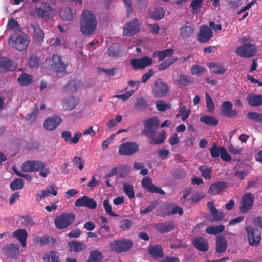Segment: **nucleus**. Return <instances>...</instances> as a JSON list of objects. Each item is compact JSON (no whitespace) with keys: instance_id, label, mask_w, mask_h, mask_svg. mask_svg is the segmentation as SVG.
I'll return each instance as SVG.
<instances>
[{"instance_id":"338daca9","label":"nucleus","mask_w":262,"mask_h":262,"mask_svg":"<svg viewBox=\"0 0 262 262\" xmlns=\"http://www.w3.org/2000/svg\"><path fill=\"white\" fill-rule=\"evenodd\" d=\"M156 108L160 112H165L170 108V105L163 100H159L156 102Z\"/></svg>"},{"instance_id":"49530a36","label":"nucleus","mask_w":262,"mask_h":262,"mask_svg":"<svg viewBox=\"0 0 262 262\" xmlns=\"http://www.w3.org/2000/svg\"><path fill=\"white\" fill-rule=\"evenodd\" d=\"M208 65L209 67L212 69V71L214 73L223 74L226 72V69L224 66L220 64H216L214 62H210Z\"/></svg>"},{"instance_id":"a211bd4d","label":"nucleus","mask_w":262,"mask_h":262,"mask_svg":"<svg viewBox=\"0 0 262 262\" xmlns=\"http://www.w3.org/2000/svg\"><path fill=\"white\" fill-rule=\"evenodd\" d=\"M212 34L213 33L211 29L208 26L204 25L200 28L198 40L201 43L207 42L211 38Z\"/></svg>"},{"instance_id":"dca6fc26","label":"nucleus","mask_w":262,"mask_h":262,"mask_svg":"<svg viewBox=\"0 0 262 262\" xmlns=\"http://www.w3.org/2000/svg\"><path fill=\"white\" fill-rule=\"evenodd\" d=\"M142 186L150 193H157L164 194L165 192L160 188L157 187L152 183V180L149 177H145L141 181Z\"/></svg>"},{"instance_id":"0e129e2a","label":"nucleus","mask_w":262,"mask_h":262,"mask_svg":"<svg viewBox=\"0 0 262 262\" xmlns=\"http://www.w3.org/2000/svg\"><path fill=\"white\" fill-rule=\"evenodd\" d=\"M190 113L191 111L190 109L187 110L185 106H183L181 107L179 114L177 116H181L182 120L185 121L189 116Z\"/></svg>"},{"instance_id":"412c9836","label":"nucleus","mask_w":262,"mask_h":262,"mask_svg":"<svg viewBox=\"0 0 262 262\" xmlns=\"http://www.w3.org/2000/svg\"><path fill=\"white\" fill-rule=\"evenodd\" d=\"M228 186V183L225 181H220L213 183L209 187L208 193L211 195L217 194L227 188Z\"/></svg>"},{"instance_id":"58836bf2","label":"nucleus","mask_w":262,"mask_h":262,"mask_svg":"<svg viewBox=\"0 0 262 262\" xmlns=\"http://www.w3.org/2000/svg\"><path fill=\"white\" fill-rule=\"evenodd\" d=\"M204 0H192L190 4L192 14H198L203 4Z\"/></svg>"},{"instance_id":"37998d69","label":"nucleus","mask_w":262,"mask_h":262,"mask_svg":"<svg viewBox=\"0 0 262 262\" xmlns=\"http://www.w3.org/2000/svg\"><path fill=\"white\" fill-rule=\"evenodd\" d=\"M165 138L166 132L162 130L159 133L157 138H155V136H153L149 139L151 140L150 142L151 144L157 145L163 143L165 140Z\"/></svg>"},{"instance_id":"680f3d73","label":"nucleus","mask_w":262,"mask_h":262,"mask_svg":"<svg viewBox=\"0 0 262 262\" xmlns=\"http://www.w3.org/2000/svg\"><path fill=\"white\" fill-rule=\"evenodd\" d=\"M33 166V161H27L22 164L20 169L23 171L26 172H34Z\"/></svg>"},{"instance_id":"ea45409f","label":"nucleus","mask_w":262,"mask_h":262,"mask_svg":"<svg viewBox=\"0 0 262 262\" xmlns=\"http://www.w3.org/2000/svg\"><path fill=\"white\" fill-rule=\"evenodd\" d=\"M225 226L223 225H220L215 226H209L205 229V231L209 234L216 235L218 233L223 232L225 230Z\"/></svg>"},{"instance_id":"864d4df0","label":"nucleus","mask_w":262,"mask_h":262,"mask_svg":"<svg viewBox=\"0 0 262 262\" xmlns=\"http://www.w3.org/2000/svg\"><path fill=\"white\" fill-rule=\"evenodd\" d=\"M159 203L158 200H154L149 202L148 206L143 210H141L140 212L142 214H146L152 211L155 208Z\"/></svg>"},{"instance_id":"3c124183","label":"nucleus","mask_w":262,"mask_h":262,"mask_svg":"<svg viewBox=\"0 0 262 262\" xmlns=\"http://www.w3.org/2000/svg\"><path fill=\"white\" fill-rule=\"evenodd\" d=\"M29 65L31 69L35 70L39 67V58L36 55L32 54L29 58Z\"/></svg>"},{"instance_id":"6e6552de","label":"nucleus","mask_w":262,"mask_h":262,"mask_svg":"<svg viewBox=\"0 0 262 262\" xmlns=\"http://www.w3.org/2000/svg\"><path fill=\"white\" fill-rule=\"evenodd\" d=\"M53 11V8L47 2H40L35 7V13L37 17L45 19L50 18Z\"/></svg>"},{"instance_id":"c756f323","label":"nucleus","mask_w":262,"mask_h":262,"mask_svg":"<svg viewBox=\"0 0 262 262\" xmlns=\"http://www.w3.org/2000/svg\"><path fill=\"white\" fill-rule=\"evenodd\" d=\"M157 230L161 234L167 233L174 229L173 222H164L157 225Z\"/></svg>"},{"instance_id":"8fccbe9b","label":"nucleus","mask_w":262,"mask_h":262,"mask_svg":"<svg viewBox=\"0 0 262 262\" xmlns=\"http://www.w3.org/2000/svg\"><path fill=\"white\" fill-rule=\"evenodd\" d=\"M147 105L145 99L140 97L136 99V102L134 104V107L136 110L143 111L146 108Z\"/></svg>"},{"instance_id":"2eb2a0df","label":"nucleus","mask_w":262,"mask_h":262,"mask_svg":"<svg viewBox=\"0 0 262 262\" xmlns=\"http://www.w3.org/2000/svg\"><path fill=\"white\" fill-rule=\"evenodd\" d=\"M75 206L78 207H84L89 209H94L96 208L97 203L93 199L83 195L76 201Z\"/></svg>"},{"instance_id":"ddd939ff","label":"nucleus","mask_w":262,"mask_h":262,"mask_svg":"<svg viewBox=\"0 0 262 262\" xmlns=\"http://www.w3.org/2000/svg\"><path fill=\"white\" fill-rule=\"evenodd\" d=\"M254 195L251 193L247 192L242 197V204L239 206L240 211L245 213L250 210L253 205Z\"/></svg>"},{"instance_id":"bb28decb","label":"nucleus","mask_w":262,"mask_h":262,"mask_svg":"<svg viewBox=\"0 0 262 262\" xmlns=\"http://www.w3.org/2000/svg\"><path fill=\"white\" fill-rule=\"evenodd\" d=\"M3 250L10 258H14L19 255V246L11 244L5 247Z\"/></svg>"},{"instance_id":"13d9d810","label":"nucleus","mask_w":262,"mask_h":262,"mask_svg":"<svg viewBox=\"0 0 262 262\" xmlns=\"http://www.w3.org/2000/svg\"><path fill=\"white\" fill-rule=\"evenodd\" d=\"M20 220L21 221L22 224L27 227H32L35 224L32 217L29 215L23 216L20 217Z\"/></svg>"},{"instance_id":"4be33fe9","label":"nucleus","mask_w":262,"mask_h":262,"mask_svg":"<svg viewBox=\"0 0 262 262\" xmlns=\"http://www.w3.org/2000/svg\"><path fill=\"white\" fill-rule=\"evenodd\" d=\"M16 65L12 60L7 58L0 59V72L6 73L8 71H14Z\"/></svg>"},{"instance_id":"6e6d98bb","label":"nucleus","mask_w":262,"mask_h":262,"mask_svg":"<svg viewBox=\"0 0 262 262\" xmlns=\"http://www.w3.org/2000/svg\"><path fill=\"white\" fill-rule=\"evenodd\" d=\"M247 115L250 120L254 122L262 123V114L251 112L248 113Z\"/></svg>"},{"instance_id":"f3484780","label":"nucleus","mask_w":262,"mask_h":262,"mask_svg":"<svg viewBox=\"0 0 262 262\" xmlns=\"http://www.w3.org/2000/svg\"><path fill=\"white\" fill-rule=\"evenodd\" d=\"M31 26L33 29L32 38L33 41L37 44H41L43 41L45 35L43 32L36 22L32 23Z\"/></svg>"},{"instance_id":"a878e982","label":"nucleus","mask_w":262,"mask_h":262,"mask_svg":"<svg viewBox=\"0 0 262 262\" xmlns=\"http://www.w3.org/2000/svg\"><path fill=\"white\" fill-rule=\"evenodd\" d=\"M79 102L78 99L73 96L65 97L62 101V107L66 111L72 110L78 105Z\"/></svg>"},{"instance_id":"423d86ee","label":"nucleus","mask_w":262,"mask_h":262,"mask_svg":"<svg viewBox=\"0 0 262 262\" xmlns=\"http://www.w3.org/2000/svg\"><path fill=\"white\" fill-rule=\"evenodd\" d=\"M160 125L158 119L156 118H148L144 121V129L142 130V134L148 137V138L155 136L156 129Z\"/></svg>"},{"instance_id":"72a5a7b5","label":"nucleus","mask_w":262,"mask_h":262,"mask_svg":"<svg viewBox=\"0 0 262 262\" xmlns=\"http://www.w3.org/2000/svg\"><path fill=\"white\" fill-rule=\"evenodd\" d=\"M44 262H60L59 253L55 251L47 252L42 257Z\"/></svg>"},{"instance_id":"393cba45","label":"nucleus","mask_w":262,"mask_h":262,"mask_svg":"<svg viewBox=\"0 0 262 262\" xmlns=\"http://www.w3.org/2000/svg\"><path fill=\"white\" fill-rule=\"evenodd\" d=\"M193 246L201 252H206L208 250L209 246L207 241L201 236H197L192 241Z\"/></svg>"},{"instance_id":"20e7f679","label":"nucleus","mask_w":262,"mask_h":262,"mask_svg":"<svg viewBox=\"0 0 262 262\" xmlns=\"http://www.w3.org/2000/svg\"><path fill=\"white\" fill-rule=\"evenodd\" d=\"M152 93L156 98L167 97L169 92L168 85L161 78L156 79L151 88Z\"/></svg>"},{"instance_id":"cd10ccee","label":"nucleus","mask_w":262,"mask_h":262,"mask_svg":"<svg viewBox=\"0 0 262 262\" xmlns=\"http://www.w3.org/2000/svg\"><path fill=\"white\" fill-rule=\"evenodd\" d=\"M13 236L18 240L21 246L25 247L27 245L28 234L25 229H17L13 232Z\"/></svg>"},{"instance_id":"4468645a","label":"nucleus","mask_w":262,"mask_h":262,"mask_svg":"<svg viewBox=\"0 0 262 262\" xmlns=\"http://www.w3.org/2000/svg\"><path fill=\"white\" fill-rule=\"evenodd\" d=\"M151 58L144 56L141 58H133L130 60V64L134 70L143 69L151 64Z\"/></svg>"},{"instance_id":"4d7b16f0","label":"nucleus","mask_w":262,"mask_h":262,"mask_svg":"<svg viewBox=\"0 0 262 262\" xmlns=\"http://www.w3.org/2000/svg\"><path fill=\"white\" fill-rule=\"evenodd\" d=\"M103 206L106 213L112 216H117L118 215L112 210V206L110 204L108 199L105 200L103 202Z\"/></svg>"},{"instance_id":"f8f14e48","label":"nucleus","mask_w":262,"mask_h":262,"mask_svg":"<svg viewBox=\"0 0 262 262\" xmlns=\"http://www.w3.org/2000/svg\"><path fill=\"white\" fill-rule=\"evenodd\" d=\"M140 26L139 20L136 18L126 22L123 27V34L133 36L139 32Z\"/></svg>"},{"instance_id":"7c9ffc66","label":"nucleus","mask_w":262,"mask_h":262,"mask_svg":"<svg viewBox=\"0 0 262 262\" xmlns=\"http://www.w3.org/2000/svg\"><path fill=\"white\" fill-rule=\"evenodd\" d=\"M227 243L225 237L223 236H217L216 238V251L219 253L225 252L227 249Z\"/></svg>"},{"instance_id":"052dcab7","label":"nucleus","mask_w":262,"mask_h":262,"mask_svg":"<svg viewBox=\"0 0 262 262\" xmlns=\"http://www.w3.org/2000/svg\"><path fill=\"white\" fill-rule=\"evenodd\" d=\"M77 83L75 80L70 81L64 87V91L66 93L74 92L77 89Z\"/></svg>"},{"instance_id":"bf43d9fd","label":"nucleus","mask_w":262,"mask_h":262,"mask_svg":"<svg viewBox=\"0 0 262 262\" xmlns=\"http://www.w3.org/2000/svg\"><path fill=\"white\" fill-rule=\"evenodd\" d=\"M39 243L41 246L51 244L53 246L55 243V239L49 236H43L40 237Z\"/></svg>"},{"instance_id":"39448f33","label":"nucleus","mask_w":262,"mask_h":262,"mask_svg":"<svg viewBox=\"0 0 262 262\" xmlns=\"http://www.w3.org/2000/svg\"><path fill=\"white\" fill-rule=\"evenodd\" d=\"M111 250L117 253L129 250L133 246V243L129 239L114 240L110 245Z\"/></svg>"},{"instance_id":"09e8293b","label":"nucleus","mask_w":262,"mask_h":262,"mask_svg":"<svg viewBox=\"0 0 262 262\" xmlns=\"http://www.w3.org/2000/svg\"><path fill=\"white\" fill-rule=\"evenodd\" d=\"M165 10L162 8H156L151 12L150 17L156 20H160L164 16Z\"/></svg>"},{"instance_id":"79ce46f5","label":"nucleus","mask_w":262,"mask_h":262,"mask_svg":"<svg viewBox=\"0 0 262 262\" xmlns=\"http://www.w3.org/2000/svg\"><path fill=\"white\" fill-rule=\"evenodd\" d=\"M192 82L193 80L191 77L184 74L179 75L177 79V83L180 86H186Z\"/></svg>"},{"instance_id":"a18cd8bd","label":"nucleus","mask_w":262,"mask_h":262,"mask_svg":"<svg viewBox=\"0 0 262 262\" xmlns=\"http://www.w3.org/2000/svg\"><path fill=\"white\" fill-rule=\"evenodd\" d=\"M24 185L25 181L24 180L20 178H16L11 183L10 187L11 189L13 191L22 189Z\"/></svg>"},{"instance_id":"aec40b11","label":"nucleus","mask_w":262,"mask_h":262,"mask_svg":"<svg viewBox=\"0 0 262 262\" xmlns=\"http://www.w3.org/2000/svg\"><path fill=\"white\" fill-rule=\"evenodd\" d=\"M232 104L228 101H224L222 104V114L226 117L232 118L237 115L238 111L232 110Z\"/></svg>"},{"instance_id":"7ed1b4c3","label":"nucleus","mask_w":262,"mask_h":262,"mask_svg":"<svg viewBox=\"0 0 262 262\" xmlns=\"http://www.w3.org/2000/svg\"><path fill=\"white\" fill-rule=\"evenodd\" d=\"M75 220L73 213H62L57 215L54 219L55 227L58 229H63L70 226Z\"/></svg>"},{"instance_id":"b1692460","label":"nucleus","mask_w":262,"mask_h":262,"mask_svg":"<svg viewBox=\"0 0 262 262\" xmlns=\"http://www.w3.org/2000/svg\"><path fill=\"white\" fill-rule=\"evenodd\" d=\"M147 250L149 255L153 258H163L164 256L163 248L160 245L149 246Z\"/></svg>"},{"instance_id":"5701e85b","label":"nucleus","mask_w":262,"mask_h":262,"mask_svg":"<svg viewBox=\"0 0 262 262\" xmlns=\"http://www.w3.org/2000/svg\"><path fill=\"white\" fill-rule=\"evenodd\" d=\"M61 121L60 117L54 116L45 120L43 122V126L46 130H53L58 126Z\"/></svg>"},{"instance_id":"c85d7f7f","label":"nucleus","mask_w":262,"mask_h":262,"mask_svg":"<svg viewBox=\"0 0 262 262\" xmlns=\"http://www.w3.org/2000/svg\"><path fill=\"white\" fill-rule=\"evenodd\" d=\"M248 103L253 106L262 105V95L250 93L246 97Z\"/></svg>"},{"instance_id":"473e14b6","label":"nucleus","mask_w":262,"mask_h":262,"mask_svg":"<svg viewBox=\"0 0 262 262\" xmlns=\"http://www.w3.org/2000/svg\"><path fill=\"white\" fill-rule=\"evenodd\" d=\"M68 248L70 252H79L85 249L84 244L76 241H72L68 243Z\"/></svg>"},{"instance_id":"774afa93","label":"nucleus","mask_w":262,"mask_h":262,"mask_svg":"<svg viewBox=\"0 0 262 262\" xmlns=\"http://www.w3.org/2000/svg\"><path fill=\"white\" fill-rule=\"evenodd\" d=\"M202 173V176L206 179H210L211 178V170L210 167H205L201 166L199 168Z\"/></svg>"},{"instance_id":"f704fd0d","label":"nucleus","mask_w":262,"mask_h":262,"mask_svg":"<svg viewBox=\"0 0 262 262\" xmlns=\"http://www.w3.org/2000/svg\"><path fill=\"white\" fill-rule=\"evenodd\" d=\"M33 80V77L28 73H22L18 78V81L21 86H26L30 84Z\"/></svg>"},{"instance_id":"2f4dec72","label":"nucleus","mask_w":262,"mask_h":262,"mask_svg":"<svg viewBox=\"0 0 262 262\" xmlns=\"http://www.w3.org/2000/svg\"><path fill=\"white\" fill-rule=\"evenodd\" d=\"M173 50L172 49H167L162 51H157L152 53V57H158L159 61H162L166 57H171L173 54Z\"/></svg>"},{"instance_id":"603ef678","label":"nucleus","mask_w":262,"mask_h":262,"mask_svg":"<svg viewBox=\"0 0 262 262\" xmlns=\"http://www.w3.org/2000/svg\"><path fill=\"white\" fill-rule=\"evenodd\" d=\"M123 191L129 199H132L135 197V192L133 186L128 183L123 184Z\"/></svg>"},{"instance_id":"de8ad7c7","label":"nucleus","mask_w":262,"mask_h":262,"mask_svg":"<svg viewBox=\"0 0 262 262\" xmlns=\"http://www.w3.org/2000/svg\"><path fill=\"white\" fill-rule=\"evenodd\" d=\"M200 121L206 124L211 126H216L219 122L218 120L213 116H202L200 118Z\"/></svg>"},{"instance_id":"6ab92c4d","label":"nucleus","mask_w":262,"mask_h":262,"mask_svg":"<svg viewBox=\"0 0 262 262\" xmlns=\"http://www.w3.org/2000/svg\"><path fill=\"white\" fill-rule=\"evenodd\" d=\"M180 35L183 39H188L191 37L194 31V26L191 23L186 21L179 29Z\"/></svg>"},{"instance_id":"9b49d317","label":"nucleus","mask_w":262,"mask_h":262,"mask_svg":"<svg viewBox=\"0 0 262 262\" xmlns=\"http://www.w3.org/2000/svg\"><path fill=\"white\" fill-rule=\"evenodd\" d=\"M257 49L255 46L251 43H244L238 47L235 50V53L244 57H251L256 53Z\"/></svg>"},{"instance_id":"4c0bfd02","label":"nucleus","mask_w":262,"mask_h":262,"mask_svg":"<svg viewBox=\"0 0 262 262\" xmlns=\"http://www.w3.org/2000/svg\"><path fill=\"white\" fill-rule=\"evenodd\" d=\"M59 15L63 20L70 21L73 18V13L70 8H64L60 10Z\"/></svg>"},{"instance_id":"1a4fd4ad","label":"nucleus","mask_w":262,"mask_h":262,"mask_svg":"<svg viewBox=\"0 0 262 262\" xmlns=\"http://www.w3.org/2000/svg\"><path fill=\"white\" fill-rule=\"evenodd\" d=\"M140 150L139 145L136 142H127L122 144L119 147L118 152L123 156H130Z\"/></svg>"},{"instance_id":"c9c22d12","label":"nucleus","mask_w":262,"mask_h":262,"mask_svg":"<svg viewBox=\"0 0 262 262\" xmlns=\"http://www.w3.org/2000/svg\"><path fill=\"white\" fill-rule=\"evenodd\" d=\"M172 207V203L164 204L159 208L158 210V214L162 217L170 215V212Z\"/></svg>"},{"instance_id":"69168bd1","label":"nucleus","mask_w":262,"mask_h":262,"mask_svg":"<svg viewBox=\"0 0 262 262\" xmlns=\"http://www.w3.org/2000/svg\"><path fill=\"white\" fill-rule=\"evenodd\" d=\"M206 106L208 111L212 113L214 110V104L208 93H206Z\"/></svg>"},{"instance_id":"e2e57ef3","label":"nucleus","mask_w":262,"mask_h":262,"mask_svg":"<svg viewBox=\"0 0 262 262\" xmlns=\"http://www.w3.org/2000/svg\"><path fill=\"white\" fill-rule=\"evenodd\" d=\"M221 146L219 147L216 143H214L210 149V155L213 158L219 157L221 153Z\"/></svg>"},{"instance_id":"9d476101","label":"nucleus","mask_w":262,"mask_h":262,"mask_svg":"<svg viewBox=\"0 0 262 262\" xmlns=\"http://www.w3.org/2000/svg\"><path fill=\"white\" fill-rule=\"evenodd\" d=\"M245 230L247 233L249 244L252 246H257L261 239L259 231L251 226H247Z\"/></svg>"},{"instance_id":"5fc2aeb1","label":"nucleus","mask_w":262,"mask_h":262,"mask_svg":"<svg viewBox=\"0 0 262 262\" xmlns=\"http://www.w3.org/2000/svg\"><path fill=\"white\" fill-rule=\"evenodd\" d=\"M205 68L198 64H194L190 69V73L193 75H200L205 71Z\"/></svg>"},{"instance_id":"f03ea898","label":"nucleus","mask_w":262,"mask_h":262,"mask_svg":"<svg viewBox=\"0 0 262 262\" xmlns=\"http://www.w3.org/2000/svg\"><path fill=\"white\" fill-rule=\"evenodd\" d=\"M8 45L19 51L27 50L30 43L29 36L24 33L11 36L8 40Z\"/></svg>"},{"instance_id":"0eeeda50","label":"nucleus","mask_w":262,"mask_h":262,"mask_svg":"<svg viewBox=\"0 0 262 262\" xmlns=\"http://www.w3.org/2000/svg\"><path fill=\"white\" fill-rule=\"evenodd\" d=\"M51 69L56 73H67L66 68L69 66L67 60H63L62 57L57 54H54L50 60Z\"/></svg>"},{"instance_id":"f257e3e1","label":"nucleus","mask_w":262,"mask_h":262,"mask_svg":"<svg viewBox=\"0 0 262 262\" xmlns=\"http://www.w3.org/2000/svg\"><path fill=\"white\" fill-rule=\"evenodd\" d=\"M97 20L94 13L84 10L81 14L80 30L84 35H91L96 30Z\"/></svg>"},{"instance_id":"e433bc0d","label":"nucleus","mask_w":262,"mask_h":262,"mask_svg":"<svg viewBox=\"0 0 262 262\" xmlns=\"http://www.w3.org/2000/svg\"><path fill=\"white\" fill-rule=\"evenodd\" d=\"M103 256L100 251L93 250L90 253L87 262H101Z\"/></svg>"},{"instance_id":"c03bdc74","label":"nucleus","mask_w":262,"mask_h":262,"mask_svg":"<svg viewBox=\"0 0 262 262\" xmlns=\"http://www.w3.org/2000/svg\"><path fill=\"white\" fill-rule=\"evenodd\" d=\"M178 58L172 57L168 58L160 64L158 66L159 71H163L168 68L172 64L176 62L178 60Z\"/></svg>"},{"instance_id":"a19ab883","label":"nucleus","mask_w":262,"mask_h":262,"mask_svg":"<svg viewBox=\"0 0 262 262\" xmlns=\"http://www.w3.org/2000/svg\"><path fill=\"white\" fill-rule=\"evenodd\" d=\"M225 214L222 212H219L216 209V211H213L211 212V214L208 217V220L211 222H217L223 220Z\"/></svg>"}]
</instances>
